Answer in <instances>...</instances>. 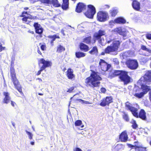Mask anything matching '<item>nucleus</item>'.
<instances>
[{
    "instance_id": "1",
    "label": "nucleus",
    "mask_w": 151,
    "mask_h": 151,
    "mask_svg": "<svg viewBox=\"0 0 151 151\" xmlns=\"http://www.w3.org/2000/svg\"><path fill=\"white\" fill-rule=\"evenodd\" d=\"M90 76L87 78L85 80V83L87 86L91 88L99 86L100 84L99 81L101 79L97 72L92 71Z\"/></svg>"
},
{
    "instance_id": "2",
    "label": "nucleus",
    "mask_w": 151,
    "mask_h": 151,
    "mask_svg": "<svg viewBox=\"0 0 151 151\" xmlns=\"http://www.w3.org/2000/svg\"><path fill=\"white\" fill-rule=\"evenodd\" d=\"M126 106L127 109L131 112L134 116L137 118L139 117V118L144 120H146V113L144 110L141 109L138 115L137 112L138 109L137 108L132 107L129 102H127L126 103Z\"/></svg>"
},
{
    "instance_id": "3",
    "label": "nucleus",
    "mask_w": 151,
    "mask_h": 151,
    "mask_svg": "<svg viewBox=\"0 0 151 151\" xmlns=\"http://www.w3.org/2000/svg\"><path fill=\"white\" fill-rule=\"evenodd\" d=\"M119 75V78L124 82L125 84H127L130 81V77L127 75V73L124 71L116 70L113 73V75L110 74V78L112 77Z\"/></svg>"
},
{
    "instance_id": "4",
    "label": "nucleus",
    "mask_w": 151,
    "mask_h": 151,
    "mask_svg": "<svg viewBox=\"0 0 151 151\" xmlns=\"http://www.w3.org/2000/svg\"><path fill=\"white\" fill-rule=\"evenodd\" d=\"M121 41L118 40H114L112 45L108 46L105 49L106 53H109L112 52H116L120 47Z\"/></svg>"
},
{
    "instance_id": "5",
    "label": "nucleus",
    "mask_w": 151,
    "mask_h": 151,
    "mask_svg": "<svg viewBox=\"0 0 151 151\" xmlns=\"http://www.w3.org/2000/svg\"><path fill=\"white\" fill-rule=\"evenodd\" d=\"M88 9L85 14L88 18L92 19L96 12L95 8L93 6L91 5H88Z\"/></svg>"
},
{
    "instance_id": "6",
    "label": "nucleus",
    "mask_w": 151,
    "mask_h": 151,
    "mask_svg": "<svg viewBox=\"0 0 151 151\" xmlns=\"http://www.w3.org/2000/svg\"><path fill=\"white\" fill-rule=\"evenodd\" d=\"M126 64L128 67L131 69H135L138 66V63L137 60H129L126 62Z\"/></svg>"
},
{
    "instance_id": "7",
    "label": "nucleus",
    "mask_w": 151,
    "mask_h": 151,
    "mask_svg": "<svg viewBox=\"0 0 151 151\" xmlns=\"http://www.w3.org/2000/svg\"><path fill=\"white\" fill-rule=\"evenodd\" d=\"M108 13L106 12H99L97 13V18L100 22H104L109 18Z\"/></svg>"
},
{
    "instance_id": "8",
    "label": "nucleus",
    "mask_w": 151,
    "mask_h": 151,
    "mask_svg": "<svg viewBox=\"0 0 151 151\" xmlns=\"http://www.w3.org/2000/svg\"><path fill=\"white\" fill-rule=\"evenodd\" d=\"M99 64L101 69L104 72L108 70L111 67L110 64H108L104 60L102 59H100Z\"/></svg>"
},
{
    "instance_id": "9",
    "label": "nucleus",
    "mask_w": 151,
    "mask_h": 151,
    "mask_svg": "<svg viewBox=\"0 0 151 151\" xmlns=\"http://www.w3.org/2000/svg\"><path fill=\"white\" fill-rule=\"evenodd\" d=\"M140 81L147 83L151 82V71L147 72L144 76L140 79Z\"/></svg>"
},
{
    "instance_id": "10",
    "label": "nucleus",
    "mask_w": 151,
    "mask_h": 151,
    "mask_svg": "<svg viewBox=\"0 0 151 151\" xmlns=\"http://www.w3.org/2000/svg\"><path fill=\"white\" fill-rule=\"evenodd\" d=\"M138 83H139L141 86V88L143 92L145 94L147 92L150 90V88L149 86H148L146 84L148 83L146 82L140 81V80L138 81Z\"/></svg>"
},
{
    "instance_id": "11",
    "label": "nucleus",
    "mask_w": 151,
    "mask_h": 151,
    "mask_svg": "<svg viewBox=\"0 0 151 151\" xmlns=\"http://www.w3.org/2000/svg\"><path fill=\"white\" fill-rule=\"evenodd\" d=\"M112 31L116 33H118L119 35H122L123 37L126 36L128 31L126 29H122L120 27H117L114 29Z\"/></svg>"
},
{
    "instance_id": "12",
    "label": "nucleus",
    "mask_w": 151,
    "mask_h": 151,
    "mask_svg": "<svg viewBox=\"0 0 151 151\" xmlns=\"http://www.w3.org/2000/svg\"><path fill=\"white\" fill-rule=\"evenodd\" d=\"M39 61L40 63L43 64L41 67L44 70H45L46 68L51 66V62L45 60L44 59L41 58Z\"/></svg>"
},
{
    "instance_id": "13",
    "label": "nucleus",
    "mask_w": 151,
    "mask_h": 151,
    "mask_svg": "<svg viewBox=\"0 0 151 151\" xmlns=\"http://www.w3.org/2000/svg\"><path fill=\"white\" fill-rule=\"evenodd\" d=\"M106 32L104 29H100L98 32L96 33L94 35V38L96 40H99L101 38V37L105 35Z\"/></svg>"
},
{
    "instance_id": "14",
    "label": "nucleus",
    "mask_w": 151,
    "mask_h": 151,
    "mask_svg": "<svg viewBox=\"0 0 151 151\" xmlns=\"http://www.w3.org/2000/svg\"><path fill=\"white\" fill-rule=\"evenodd\" d=\"M112 101V99L111 97H107L105 99H104L100 103V105L102 106H105L108 105Z\"/></svg>"
},
{
    "instance_id": "15",
    "label": "nucleus",
    "mask_w": 151,
    "mask_h": 151,
    "mask_svg": "<svg viewBox=\"0 0 151 151\" xmlns=\"http://www.w3.org/2000/svg\"><path fill=\"white\" fill-rule=\"evenodd\" d=\"M3 94L5 97L3 99V102L4 104H8L9 103L11 100L9 93L7 92H4L3 93Z\"/></svg>"
},
{
    "instance_id": "16",
    "label": "nucleus",
    "mask_w": 151,
    "mask_h": 151,
    "mask_svg": "<svg viewBox=\"0 0 151 151\" xmlns=\"http://www.w3.org/2000/svg\"><path fill=\"white\" fill-rule=\"evenodd\" d=\"M86 8V6L83 3H79L76 6V11L77 12H80L85 9Z\"/></svg>"
},
{
    "instance_id": "17",
    "label": "nucleus",
    "mask_w": 151,
    "mask_h": 151,
    "mask_svg": "<svg viewBox=\"0 0 151 151\" xmlns=\"http://www.w3.org/2000/svg\"><path fill=\"white\" fill-rule=\"evenodd\" d=\"M145 94L144 93L141 91V89L138 88L136 90L134 95L136 97L140 99L143 97Z\"/></svg>"
},
{
    "instance_id": "18",
    "label": "nucleus",
    "mask_w": 151,
    "mask_h": 151,
    "mask_svg": "<svg viewBox=\"0 0 151 151\" xmlns=\"http://www.w3.org/2000/svg\"><path fill=\"white\" fill-rule=\"evenodd\" d=\"M128 146L130 147H135V150L136 151H146V148L143 147L138 144H135L134 145H132L130 144L128 145Z\"/></svg>"
},
{
    "instance_id": "19",
    "label": "nucleus",
    "mask_w": 151,
    "mask_h": 151,
    "mask_svg": "<svg viewBox=\"0 0 151 151\" xmlns=\"http://www.w3.org/2000/svg\"><path fill=\"white\" fill-rule=\"evenodd\" d=\"M128 138L126 131H124L120 134L119 139L121 141L125 142L127 141Z\"/></svg>"
},
{
    "instance_id": "20",
    "label": "nucleus",
    "mask_w": 151,
    "mask_h": 151,
    "mask_svg": "<svg viewBox=\"0 0 151 151\" xmlns=\"http://www.w3.org/2000/svg\"><path fill=\"white\" fill-rule=\"evenodd\" d=\"M133 8L137 11H139L140 8V4L136 0H134L132 4Z\"/></svg>"
},
{
    "instance_id": "21",
    "label": "nucleus",
    "mask_w": 151,
    "mask_h": 151,
    "mask_svg": "<svg viewBox=\"0 0 151 151\" xmlns=\"http://www.w3.org/2000/svg\"><path fill=\"white\" fill-rule=\"evenodd\" d=\"M48 38H49L48 40L50 42L52 46L53 45V42L55 40L56 38H60L59 37L56 35H49L48 37Z\"/></svg>"
},
{
    "instance_id": "22",
    "label": "nucleus",
    "mask_w": 151,
    "mask_h": 151,
    "mask_svg": "<svg viewBox=\"0 0 151 151\" xmlns=\"http://www.w3.org/2000/svg\"><path fill=\"white\" fill-rule=\"evenodd\" d=\"M67 72V75L68 79H71L74 78L75 76L73 74V70L72 69L69 68Z\"/></svg>"
},
{
    "instance_id": "23",
    "label": "nucleus",
    "mask_w": 151,
    "mask_h": 151,
    "mask_svg": "<svg viewBox=\"0 0 151 151\" xmlns=\"http://www.w3.org/2000/svg\"><path fill=\"white\" fill-rule=\"evenodd\" d=\"M32 19V17L29 15L28 17H25L22 19V20L24 23L28 24L29 22H31Z\"/></svg>"
},
{
    "instance_id": "24",
    "label": "nucleus",
    "mask_w": 151,
    "mask_h": 151,
    "mask_svg": "<svg viewBox=\"0 0 151 151\" xmlns=\"http://www.w3.org/2000/svg\"><path fill=\"white\" fill-rule=\"evenodd\" d=\"M118 12V9L116 8H113L110 10L109 13L112 17H115Z\"/></svg>"
},
{
    "instance_id": "25",
    "label": "nucleus",
    "mask_w": 151,
    "mask_h": 151,
    "mask_svg": "<svg viewBox=\"0 0 151 151\" xmlns=\"http://www.w3.org/2000/svg\"><path fill=\"white\" fill-rule=\"evenodd\" d=\"M89 53L91 55H97L98 52L96 47H93L91 50L89 52Z\"/></svg>"
},
{
    "instance_id": "26",
    "label": "nucleus",
    "mask_w": 151,
    "mask_h": 151,
    "mask_svg": "<svg viewBox=\"0 0 151 151\" xmlns=\"http://www.w3.org/2000/svg\"><path fill=\"white\" fill-rule=\"evenodd\" d=\"M130 51H128L125 52L123 53L120 54L121 57H122L123 59H126L127 57L130 56L132 55V54L130 53Z\"/></svg>"
},
{
    "instance_id": "27",
    "label": "nucleus",
    "mask_w": 151,
    "mask_h": 151,
    "mask_svg": "<svg viewBox=\"0 0 151 151\" xmlns=\"http://www.w3.org/2000/svg\"><path fill=\"white\" fill-rule=\"evenodd\" d=\"M115 22L117 24H124L126 21L123 18L119 17L115 19Z\"/></svg>"
},
{
    "instance_id": "28",
    "label": "nucleus",
    "mask_w": 151,
    "mask_h": 151,
    "mask_svg": "<svg viewBox=\"0 0 151 151\" xmlns=\"http://www.w3.org/2000/svg\"><path fill=\"white\" fill-rule=\"evenodd\" d=\"M80 46L81 50H83L85 52H87L88 50V46L83 43H81Z\"/></svg>"
},
{
    "instance_id": "29",
    "label": "nucleus",
    "mask_w": 151,
    "mask_h": 151,
    "mask_svg": "<svg viewBox=\"0 0 151 151\" xmlns=\"http://www.w3.org/2000/svg\"><path fill=\"white\" fill-rule=\"evenodd\" d=\"M75 55L76 58H81L85 57L86 55V54L82 52H76Z\"/></svg>"
},
{
    "instance_id": "30",
    "label": "nucleus",
    "mask_w": 151,
    "mask_h": 151,
    "mask_svg": "<svg viewBox=\"0 0 151 151\" xmlns=\"http://www.w3.org/2000/svg\"><path fill=\"white\" fill-rule=\"evenodd\" d=\"M11 77L14 85L16 86L17 83H18V81L16 78V74L11 75Z\"/></svg>"
},
{
    "instance_id": "31",
    "label": "nucleus",
    "mask_w": 151,
    "mask_h": 151,
    "mask_svg": "<svg viewBox=\"0 0 151 151\" xmlns=\"http://www.w3.org/2000/svg\"><path fill=\"white\" fill-rule=\"evenodd\" d=\"M124 147V146L122 144L117 145L115 147V151H118Z\"/></svg>"
},
{
    "instance_id": "32",
    "label": "nucleus",
    "mask_w": 151,
    "mask_h": 151,
    "mask_svg": "<svg viewBox=\"0 0 151 151\" xmlns=\"http://www.w3.org/2000/svg\"><path fill=\"white\" fill-rule=\"evenodd\" d=\"M114 39V37L111 35L107 36L106 38V42L108 43H110Z\"/></svg>"
},
{
    "instance_id": "33",
    "label": "nucleus",
    "mask_w": 151,
    "mask_h": 151,
    "mask_svg": "<svg viewBox=\"0 0 151 151\" xmlns=\"http://www.w3.org/2000/svg\"><path fill=\"white\" fill-rule=\"evenodd\" d=\"M75 124L76 126H81V128L84 127V125H82V121L80 120L76 121L75 123Z\"/></svg>"
},
{
    "instance_id": "34",
    "label": "nucleus",
    "mask_w": 151,
    "mask_h": 151,
    "mask_svg": "<svg viewBox=\"0 0 151 151\" xmlns=\"http://www.w3.org/2000/svg\"><path fill=\"white\" fill-rule=\"evenodd\" d=\"M122 116L123 119L126 122H128L129 121V118L128 114L125 112H123Z\"/></svg>"
},
{
    "instance_id": "35",
    "label": "nucleus",
    "mask_w": 151,
    "mask_h": 151,
    "mask_svg": "<svg viewBox=\"0 0 151 151\" xmlns=\"http://www.w3.org/2000/svg\"><path fill=\"white\" fill-rule=\"evenodd\" d=\"M91 37L89 36L83 39V42L87 44H89L91 42Z\"/></svg>"
},
{
    "instance_id": "36",
    "label": "nucleus",
    "mask_w": 151,
    "mask_h": 151,
    "mask_svg": "<svg viewBox=\"0 0 151 151\" xmlns=\"http://www.w3.org/2000/svg\"><path fill=\"white\" fill-rule=\"evenodd\" d=\"M87 23L86 22H83L82 23L78 25V29H80L82 27L84 28L86 27L87 26Z\"/></svg>"
},
{
    "instance_id": "37",
    "label": "nucleus",
    "mask_w": 151,
    "mask_h": 151,
    "mask_svg": "<svg viewBox=\"0 0 151 151\" xmlns=\"http://www.w3.org/2000/svg\"><path fill=\"white\" fill-rule=\"evenodd\" d=\"M65 48L61 45H59L58 47L57 52H61L65 50Z\"/></svg>"
},
{
    "instance_id": "38",
    "label": "nucleus",
    "mask_w": 151,
    "mask_h": 151,
    "mask_svg": "<svg viewBox=\"0 0 151 151\" xmlns=\"http://www.w3.org/2000/svg\"><path fill=\"white\" fill-rule=\"evenodd\" d=\"M52 3L55 7H59L60 6V4H59L58 0H52Z\"/></svg>"
},
{
    "instance_id": "39",
    "label": "nucleus",
    "mask_w": 151,
    "mask_h": 151,
    "mask_svg": "<svg viewBox=\"0 0 151 151\" xmlns=\"http://www.w3.org/2000/svg\"><path fill=\"white\" fill-rule=\"evenodd\" d=\"M25 132L27 134L30 140L32 139L33 136L32 133L27 130H25Z\"/></svg>"
},
{
    "instance_id": "40",
    "label": "nucleus",
    "mask_w": 151,
    "mask_h": 151,
    "mask_svg": "<svg viewBox=\"0 0 151 151\" xmlns=\"http://www.w3.org/2000/svg\"><path fill=\"white\" fill-rule=\"evenodd\" d=\"M19 82L15 86L14 85L15 87L17 89L18 91L20 93L22 92V89L21 87V86L20 85L18 84Z\"/></svg>"
},
{
    "instance_id": "41",
    "label": "nucleus",
    "mask_w": 151,
    "mask_h": 151,
    "mask_svg": "<svg viewBox=\"0 0 151 151\" xmlns=\"http://www.w3.org/2000/svg\"><path fill=\"white\" fill-rule=\"evenodd\" d=\"M35 31L36 33L39 34H41L42 32L43 29L42 28L40 27L36 29Z\"/></svg>"
},
{
    "instance_id": "42",
    "label": "nucleus",
    "mask_w": 151,
    "mask_h": 151,
    "mask_svg": "<svg viewBox=\"0 0 151 151\" xmlns=\"http://www.w3.org/2000/svg\"><path fill=\"white\" fill-rule=\"evenodd\" d=\"M141 49L144 50L150 53H151V50L147 48L144 45H142L141 46Z\"/></svg>"
},
{
    "instance_id": "43",
    "label": "nucleus",
    "mask_w": 151,
    "mask_h": 151,
    "mask_svg": "<svg viewBox=\"0 0 151 151\" xmlns=\"http://www.w3.org/2000/svg\"><path fill=\"white\" fill-rule=\"evenodd\" d=\"M40 1L41 3L46 4H49L51 3L50 0H40Z\"/></svg>"
},
{
    "instance_id": "44",
    "label": "nucleus",
    "mask_w": 151,
    "mask_h": 151,
    "mask_svg": "<svg viewBox=\"0 0 151 151\" xmlns=\"http://www.w3.org/2000/svg\"><path fill=\"white\" fill-rule=\"evenodd\" d=\"M131 123L133 124L132 127L133 128L135 129L137 127V125L135 121L132 120L131 121Z\"/></svg>"
},
{
    "instance_id": "45",
    "label": "nucleus",
    "mask_w": 151,
    "mask_h": 151,
    "mask_svg": "<svg viewBox=\"0 0 151 151\" xmlns=\"http://www.w3.org/2000/svg\"><path fill=\"white\" fill-rule=\"evenodd\" d=\"M79 101H80V102L82 101V103L83 104H92L89 101H84L82 99H79Z\"/></svg>"
},
{
    "instance_id": "46",
    "label": "nucleus",
    "mask_w": 151,
    "mask_h": 151,
    "mask_svg": "<svg viewBox=\"0 0 151 151\" xmlns=\"http://www.w3.org/2000/svg\"><path fill=\"white\" fill-rule=\"evenodd\" d=\"M34 26L35 27V29L38 28H40V25L39 24L37 23H34Z\"/></svg>"
},
{
    "instance_id": "47",
    "label": "nucleus",
    "mask_w": 151,
    "mask_h": 151,
    "mask_svg": "<svg viewBox=\"0 0 151 151\" xmlns=\"http://www.w3.org/2000/svg\"><path fill=\"white\" fill-rule=\"evenodd\" d=\"M113 61L114 64L118 65L119 64V61L118 59L117 58L113 59Z\"/></svg>"
},
{
    "instance_id": "48",
    "label": "nucleus",
    "mask_w": 151,
    "mask_h": 151,
    "mask_svg": "<svg viewBox=\"0 0 151 151\" xmlns=\"http://www.w3.org/2000/svg\"><path fill=\"white\" fill-rule=\"evenodd\" d=\"M142 61L141 62H142L144 63H146L147 61L148 60L147 58L146 57H142L141 58Z\"/></svg>"
},
{
    "instance_id": "49",
    "label": "nucleus",
    "mask_w": 151,
    "mask_h": 151,
    "mask_svg": "<svg viewBox=\"0 0 151 151\" xmlns=\"http://www.w3.org/2000/svg\"><path fill=\"white\" fill-rule=\"evenodd\" d=\"M44 70L43 68H42L41 67L40 70L37 72V73L36 74V75L37 76L40 75L41 74V72Z\"/></svg>"
},
{
    "instance_id": "50",
    "label": "nucleus",
    "mask_w": 151,
    "mask_h": 151,
    "mask_svg": "<svg viewBox=\"0 0 151 151\" xmlns=\"http://www.w3.org/2000/svg\"><path fill=\"white\" fill-rule=\"evenodd\" d=\"M146 38L149 39L151 40V34L148 33L146 34Z\"/></svg>"
},
{
    "instance_id": "51",
    "label": "nucleus",
    "mask_w": 151,
    "mask_h": 151,
    "mask_svg": "<svg viewBox=\"0 0 151 151\" xmlns=\"http://www.w3.org/2000/svg\"><path fill=\"white\" fill-rule=\"evenodd\" d=\"M10 73L11 75H12L13 74H15V72L14 69L13 68H11L10 69Z\"/></svg>"
},
{
    "instance_id": "52",
    "label": "nucleus",
    "mask_w": 151,
    "mask_h": 151,
    "mask_svg": "<svg viewBox=\"0 0 151 151\" xmlns=\"http://www.w3.org/2000/svg\"><path fill=\"white\" fill-rule=\"evenodd\" d=\"M116 23L115 19L114 20H111L109 22V25H113L114 24Z\"/></svg>"
},
{
    "instance_id": "53",
    "label": "nucleus",
    "mask_w": 151,
    "mask_h": 151,
    "mask_svg": "<svg viewBox=\"0 0 151 151\" xmlns=\"http://www.w3.org/2000/svg\"><path fill=\"white\" fill-rule=\"evenodd\" d=\"M41 48L42 50H45L46 49V46L45 45H42L40 47Z\"/></svg>"
},
{
    "instance_id": "54",
    "label": "nucleus",
    "mask_w": 151,
    "mask_h": 151,
    "mask_svg": "<svg viewBox=\"0 0 151 151\" xmlns=\"http://www.w3.org/2000/svg\"><path fill=\"white\" fill-rule=\"evenodd\" d=\"M74 87H71L67 91L68 92H69V93H71L72 92V91L74 90Z\"/></svg>"
},
{
    "instance_id": "55",
    "label": "nucleus",
    "mask_w": 151,
    "mask_h": 151,
    "mask_svg": "<svg viewBox=\"0 0 151 151\" xmlns=\"http://www.w3.org/2000/svg\"><path fill=\"white\" fill-rule=\"evenodd\" d=\"M101 92L105 93L106 91V90L104 88H102L101 89Z\"/></svg>"
},
{
    "instance_id": "56",
    "label": "nucleus",
    "mask_w": 151,
    "mask_h": 151,
    "mask_svg": "<svg viewBox=\"0 0 151 151\" xmlns=\"http://www.w3.org/2000/svg\"><path fill=\"white\" fill-rule=\"evenodd\" d=\"M5 47H3L1 45H0V52L4 50L5 49Z\"/></svg>"
},
{
    "instance_id": "57",
    "label": "nucleus",
    "mask_w": 151,
    "mask_h": 151,
    "mask_svg": "<svg viewBox=\"0 0 151 151\" xmlns=\"http://www.w3.org/2000/svg\"><path fill=\"white\" fill-rule=\"evenodd\" d=\"M73 150L74 151H82V150L81 149L79 148H76L73 149Z\"/></svg>"
},
{
    "instance_id": "58",
    "label": "nucleus",
    "mask_w": 151,
    "mask_h": 151,
    "mask_svg": "<svg viewBox=\"0 0 151 151\" xmlns=\"http://www.w3.org/2000/svg\"><path fill=\"white\" fill-rule=\"evenodd\" d=\"M11 104L14 107L16 104V103L14 102L11 101Z\"/></svg>"
},
{
    "instance_id": "59",
    "label": "nucleus",
    "mask_w": 151,
    "mask_h": 151,
    "mask_svg": "<svg viewBox=\"0 0 151 151\" xmlns=\"http://www.w3.org/2000/svg\"><path fill=\"white\" fill-rule=\"evenodd\" d=\"M149 98L150 100V101L151 102V90L149 92Z\"/></svg>"
},
{
    "instance_id": "60",
    "label": "nucleus",
    "mask_w": 151,
    "mask_h": 151,
    "mask_svg": "<svg viewBox=\"0 0 151 151\" xmlns=\"http://www.w3.org/2000/svg\"><path fill=\"white\" fill-rule=\"evenodd\" d=\"M37 52L38 53L40 54L41 55V52L40 51V50H37Z\"/></svg>"
},
{
    "instance_id": "61",
    "label": "nucleus",
    "mask_w": 151,
    "mask_h": 151,
    "mask_svg": "<svg viewBox=\"0 0 151 151\" xmlns=\"http://www.w3.org/2000/svg\"><path fill=\"white\" fill-rule=\"evenodd\" d=\"M37 79L39 80V81L40 82H42V80L40 78H37Z\"/></svg>"
},
{
    "instance_id": "62",
    "label": "nucleus",
    "mask_w": 151,
    "mask_h": 151,
    "mask_svg": "<svg viewBox=\"0 0 151 151\" xmlns=\"http://www.w3.org/2000/svg\"><path fill=\"white\" fill-rule=\"evenodd\" d=\"M30 144L32 145H34L35 144V142H31Z\"/></svg>"
},
{
    "instance_id": "63",
    "label": "nucleus",
    "mask_w": 151,
    "mask_h": 151,
    "mask_svg": "<svg viewBox=\"0 0 151 151\" xmlns=\"http://www.w3.org/2000/svg\"><path fill=\"white\" fill-rule=\"evenodd\" d=\"M24 13L27 14V12H23L22 13V16L23 17H24Z\"/></svg>"
},
{
    "instance_id": "64",
    "label": "nucleus",
    "mask_w": 151,
    "mask_h": 151,
    "mask_svg": "<svg viewBox=\"0 0 151 151\" xmlns=\"http://www.w3.org/2000/svg\"><path fill=\"white\" fill-rule=\"evenodd\" d=\"M104 40H101V44H103L104 43Z\"/></svg>"
}]
</instances>
